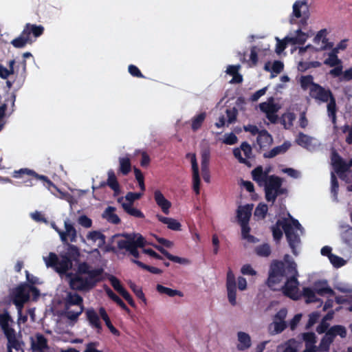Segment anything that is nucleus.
Segmentation results:
<instances>
[{"label": "nucleus", "instance_id": "nucleus-46", "mask_svg": "<svg viewBox=\"0 0 352 352\" xmlns=\"http://www.w3.org/2000/svg\"><path fill=\"white\" fill-rule=\"evenodd\" d=\"M15 100L16 96L14 94H11L10 96H8L5 99L4 102L0 105V120L4 117L6 111L9 104L12 106V108L14 107Z\"/></svg>", "mask_w": 352, "mask_h": 352}, {"label": "nucleus", "instance_id": "nucleus-59", "mask_svg": "<svg viewBox=\"0 0 352 352\" xmlns=\"http://www.w3.org/2000/svg\"><path fill=\"white\" fill-rule=\"evenodd\" d=\"M329 57L324 60V64L330 67H336L342 64V61L338 58V55L334 53H329Z\"/></svg>", "mask_w": 352, "mask_h": 352}, {"label": "nucleus", "instance_id": "nucleus-5", "mask_svg": "<svg viewBox=\"0 0 352 352\" xmlns=\"http://www.w3.org/2000/svg\"><path fill=\"white\" fill-rule=\"evenodd\" d=\"M288 257L289 255L287 254L284 258L285 263L281 261H274L271 263L267 281L270 287H274L276 284L280 283L289 276L287 271V262L289 261L287 260V258Z\"/></svg>", "mask_w": 352, "mask_h": 352}, {"label": "nucleus", "instance_id": "nucleus-11", "mask_svg": "<svg viewBox=\"0 0 352 352\" xmlns=\"http://www.w3.org/2000/svg\"><path fill=\"white\" fill-rule=\"evenodd\" d=\"M309 96L320 102H327L333 96L329 89H325L319 84L314 85V88L309 89Z\"/></svg>", "mask_w": 352, "mask_h": 352}, {"label": "nucleus", "instance_id": "nucleus-57", "mask_svg": "<svg viewBox=\"0 0 352 352\" xmlns=\"http://www.w3.org/2000/svg\"><path fill=\"white\" fill-rule=\"evenodd\" d=\"M255 252L260 256H269L271 254L270 246L267 243L258 245L255 248Z\"/></svg>", "mask_w": 352, "mask_h": 352}, {"label": "nucleus", "instance_id": "nucleus-39", "mask_svg": "<svg viewBox=\"0 0 352 352\" xmlns=\"http://www.w3.org/2000/svg\"><path fill=\"white\" fill-rule=\"evenodd\" d=\"M327 104V113L328 116L331 119L332 123L333 124H336V98L333 96H332L328 101Z\"/></svg>", "mask_w": 352, "mask_h": 352}, {"label": "nucleus", "instance_id": "nucleus-53", "mask_svg": "<svg viewBox=\"0 0 352 352\" xmlns=\"http://www.w3.org/2000/svg\"><path fill=\"white\" fill-rule=\"evenodd\" d=\"M341 238L343 243L350 249H352V227H348L346 230L341 234Z\"/></svg>", "mask_w": 352, "mask_h": 352}, {"label": "nucleus", "instance_id": "nucleus-32", "mask_svg": "<svg viewBox=\"0 0 352 352\" xmlns=\"http://www.w3.org/2000/svg\"><path fill=\"white\" fill-rule=\"evenodd\" d=\"M99 314L101 318L104 321L105 324L111 331V333L116 336H120V331L112 324L111 320L104 307L99 309Z\"/></svg>", "mask_w": 352, "mask_h": 352}, {"label": "nucleus", "instance_id": "nucleus-45", "mask_svg": "<svg viewBox=\"0 0 352 352\" xmlns=\"http://www.w3.org/2000/svg\"><path fill=\"white\" fill-rule=\"evenodd\" d=\"M327 30L325 29L320 30L317 34L315 36L314 38V42L316 44L319 43L320 41L323 45L327 46V48H331L333 47V43H328V39L326 38Z\"/></svg>", "mask_w": 352, "mask_h": 352}, {"label": "nucleus", "instance_id": "nucleus-26", "mask_svg": "<svg viewBox=\"0 0 352 352\" xmlns=\"http://www.w3.org/2000/svg\"><path fill=\"white\" fill-rule=\"evenodd\" d=\"M107 175L108 179L106 184H107V186L113 190L114 196H117L120 192V188L115 173L112 169H111L108 171Z\"/></svg>", "mask_w": 352, "mask_h": 352}, {"label": "nucleus", "instance_id": "nucleus-51", "mask_svg": "<svg viewBox=\"0 0 352 352\" xmlns=\"http://www.w3.org/2000/svg\"><path fill=\"white\" fill-rule=\"evenodd\" d=\"M260 110L265 114L267 113H272L273 110L276 109V104L274 103L273 98H270L268 102H264L259 104Z\"/></svg>", "mask_w": 352, "mask_h": 352}, {"label": "nucleus", "instance_id": "nucleus-62", "mask_svg": "<svg viewBox=\"0 0 352 352\" xmlns=\"http://www.w3.org/2000/svg\"><path fill=\"white\" fill-rule=\"evenodd\" d=\"M233 155L239 160L240 163L243 164L248 167L252 166V164L250 163V162L248 161L246 158L242 157L241 147L234 148Z\"/></svg>", "mask_w": 352, "mask_h": 352}, {"label": "nucleus", "instance_id": "nucleus-9", "mask_svg": "<svg viewBox=\"0 0 352 352\" xmlns=\"http://www.w3.org/2000/svg\"><path fill=\"white\" fill-rule=\"evenodd\" d=\"M30 292L27 284L20 285L13 290L12 293V302L16 307L17 310L22 309L24 304L29 300Z\"/></svg>", "mask_w": 352, "mask_h": 352}, {"label": "nucleus", "instance_id": "nucleus-49", "mask_svg": "<svg viewBox=\"0 0 352 352\" xmlns=\"http://www.w3.org/2000/svg\"><path fill=\"white\" fill-rule=\"evenodd\" d=\"M296 142L302 147L307 148L311 145V138L309 135L300 132L296 139Z\"/></svg>", "mask_w": 352, "mask_h": 352}, {"label": "nucleus", "instance_id": "nucleus-29", "mask_svg": "<svg viewBox=\"0 0 352 352\" xmlns=\"http://www.w3.org/2000/svg\"><path fill=\"white\" fill-rule=\"evenodd\" d=\"M290 144L287 142H284L282 145L275 146L270 151L263 154L264 158H273L278 155L285 153L289 148Z\"/></svg>", "mask_w": 352, "mask_h": 352}, {"label": "nucleus", "instance_id": "nucleus-17", "mask_svg": "<svg viewBox=\"0 0 352 352\" xmlns=\"http://www.w3.org/2000/svg\"><path fill=\"white\" fill-rule=\"evenodd\" d=\"M154 199L156 204L161 208L165 214H168L171 207V202L166 199L160 190L154 192Z\"/></svg>", "mask_w": 352, "mask_h": 352}, {"label": "nucleus", "instance_id": "nucleus-52", "mask_svg": "<svg viewBox=\"0 0 352 352\" xmlns=\"http://www.w3.org/2000/svg\"><path fill=\"white\" fill-rule=\"evenodd\" d=\"M132 262L135 263L140 268L145 270L146 271H148L149 272H151L152 274H161L163 272L162 270H160L157 267H155L146 265L144 263H142L138 260H132Z\"/></svg>", "mask_w": 352, "mask_h": 352}, {"label": "nucleus", "instance_id": "nucleus-15", "mask_svg": "<svg viewBox=\"0 0 352 352\" xmlns=\"http://www.w3.org/2000/svg\"><path fill=\"white\" fill-rule=\"evenodd\" d=\"M87 320L91 328L96 329L98 334H100L102 331V324L100 317L94 309H89L85 312Z\"/></svg>", "mask_w": 352, "mask_h": 352}, {"label": "nucleus", "instance_id": "nucleus-14", "mask_svg": "<svg viewBox=\"0 0 352 352\" xmlns=\"http://www.w3.org/2000/svg\"><path fill=\"white\" fill-rule=\"evenodd\" d=\"M190 156V162L192 165V188L197 195L199 194L200 192V177L199 173V167L197 162L195 154L188 153L186 157Z\"/></svg>", "mask_w": 352, "mask_h": 352}, {"label": "nucleus", "instance_id": "nucleus-42", "mask_svg": "<svg viewBox=\"0 0 352 352\" xmlns=\"http://www.w3.org/2000/svg\"><path fill=\"white\" fill-rule=\"evenodd\" d=\"M156 289L160 294H166L167 296H168L170 297H173L175 296H179L180 297H182L184 296L183 293L179 290L173 289L164 287L160 284L157 285Z\"/></svg>", "mask_w": 352, "mask_h": 352}, {"label": "nucleus", "instance_id": "nucleus-10", "mask_svg": "<svg viewBox=\"0 0 352 352\" xmlns=\"http://www.w3.org/2000/svg\"><path fill=\"white\" fill-rule=\"evenodd\" d=\"M226 289L229 302L234 306L236 304V282L232 270L229 268L226 276Z\"/></svg>", "mask_w": 352, "mask_h": 352}, {"label": "nucleus", "instance_id": "nucleus-58", "mask_svg": "<svg viewBox=\"0 0 352 352\" xmlns=\"http://www.w3.org/2000/svg\"><path fill=\"white\" fill-rule=\"evenodd\" d=\"M302 295L307 298V302H315L318 300L316 292L310 287H304Z\"/></svg>", "mask_w": 352, "mask_h": 352}, {"label": "nucleus", "instance_id": "nucleus-3", "mask_svg": "<svg viewBox=\"0 0 352 352\" xmlns=\"http://www.w3.org/2000/svg\"><path fill=\"white\" fill-rule=\"evenodd\" d=\"M65 316L71 321H77L84 311L83 298L77 293L67 292L63 298Z\"/></svg>", "mask_w": 352, "mask_h": 352}, {"label": "nucleus", "instance_id": "nucleus-55", "mask_svg": "<svg viewBox=\"0 0 352 352\" xmlns=\"http://www.w3.org/2000/svg\"><path fill=\"white\" fill-rule=\"evenodd\" d=\"M272 327H274V329L272 331L271 333L275 335L282 333L287 328V325L286 322L273 321L270 325V329Z\"/></svg>", "mask_w": 352, "mask_h": 352}, {"label": "nucleus", "instance_id": "nucleus-56", "mask_svg": "<svg viewBox=\"0 0 352 352\" xmlns=\"http://www.w3.org/2000/svg\"><path fill=\"white\" fill-rule=\"evenodd\" d=\"M298 344L296 339L291 338L285 343L283 352H297Z\"/></svg>", "mask_w": 352, "mask_h": 352}, {"label": "nucleus", "instance_id": "nucleus-63", "mask_svg": "<svg viewBox=\"0 0 352 352\" xmlns=\"http://www.w3.org/2000/svg\"><path fill=\"white\" fill-rule=\"evenodd\" d=\"M109 280L111 283V286L113 289L117 291L119 294L123 292L125 289L122 287L120 283V281L116 276L111 275L109 278Z\"/></svg>", "mask_w": 352, "mask_h": 352}, {"label": "nucleus", "instance_id": "nucleus-48", "mask_svg": "<svg viewBox=\"0 0 352 352\" xmlns=\"http://www.w3.org/2000/svg\"><path fill=\"white\" fill-rule=\"evenodd\" d=\"M300 87L303 90H307L309 87L314 88V85L318 83L314 82V77L311 75L302 76L300 78Z\"/></svg>", "mask_w": 352, "mask_h": 352}, {"label": "nucleus", "instance_id": "nucleus-20", "mask_svg": "<svg viewBox=\"0 0 352 352\" xmlns=\"http://www.w3.org/2000/svg\"><path fill=\"white\" fill-rule=\"evenodd\" d=\"M44 27L41 25H36L26 23L23 28V34H26L28 37L32 35L34 38H38L44 32Z\"/></svg>", "mask_w": 352, "mask_h": 352}, {"label": "nucleus", "instance_id": "nucleus-7", "mask_svg": "<svg viewBox=\"0 0 352 352\" xmlns=\"http://www.w3.org/2000/svg\"><path fill=\"white\" fill-rule=\"evenodd\" d=\"M14 321L7 310L3 314H0V327L8 340V344L10 348L19 349L20 347L19 342L16 337L14 329L10 326V323Z\"/></svg>", "mask_w": 352, "mask_h": 352}, {"label": "nucleus", "instance_id": "nucleus-35", "mask_svg": "<svg viewBox=\"0 0 352 352\" xmlns=\"http://www.w3.org/2000/svg\"><path fill=\"white\" fill-rule=\"evenodd\" d=\"M122 207L124 211L131 217L139 219H143L145 217L140 210L133 207L131 204L122 203Z\"/></svg>", "mask_w": 352, "mask_h": 352}, {"label": "nucleus", "instance_id": "nucleus-13", "mask_svg": "<svg viewBox=\"0 0 352 352\" xmlns=\"http://www.w3.org/2000/svg\"><path fill=\"white\" fill-rule=\"evenodd\" d=\"M283 180L280 177L272 175H270L263 186L265 188V199L270 202L272 195L282 186Z\"/></svg>", "mask_w": 352, "mask_h": 352}, {"label": "nucleus", "instance_id": "nucleus-1", "mask_svg": "<svg viewBox=\"0 0 352 352\" xmlns=\"http://www.w3.org/2000/svg\"><path fill=\"white\" fill-rule=\"evenodd\" d=\"M104 270L93 268L87 263L78 265L77 272L70 276L69 285L72 289L88 292L103 280Z\"/></svg>", "mask_w": 352, "mask_h": 352}, {"label": "nucleus", "instance_id": "nucleus-41", "mask_svg": "<svg viewBox=\"0 0 352 352\" xmlns=\"http://www.w3.org/2000/svg\"><path fill=\"white\" fill-rule=\"evenodd\" d=\"M119 164V170L123 175H126L131 172V163L129 157H120Z\"/></svg>", "mask_w": 352, "mask_h": 352}, {"label": "nucleus", "instance_id": "nucleus-33", "mask_svg": "<svg viewBox=\"0 0 352 352\" xmlns=\"http://www.w3.org/2000/svg\"><path fill=\"white\" fill-rule=\"evenodd\" d=\"M87 239L93 242L98 241V246L102 248L106 243V236L100 231L94 230L89 232L87 235Z\"/></svg>", "mask_w": 352, "mask_h": 352}, {"label": "nucleus", "instance_id": "nucleus-30", "mask_svg": "<svg viewBox=\"0 0 352 352\" xmlns=\"http://www.w3.org/2000/svg\"><path fill=\"white\" fill-rule=\"evenodd\" d=\"M33 43L31 37H28L26 34H23V30L21 33V34L13 39L10 43L15 48H23L26 46L27 44H32Z\"/></svg>", "mask_w": 352, "mask_h": 352}, {"label": "nucleus", "instance_id": "nucleus-25", "mask_svg": "<svg viewBox=\"0 0 352 352\" xmlns=\"http://www.w3.org/2000/svg\"><path fill=\"white\" fill-rule=\"evenodd\" d=\"M118 248L119 250H125L129 252L131 255H132L135 259L140 257V254L135 245L130 243L129 241H124V239H120L117 242Z\"/></svg>", "mask_w": 352, "mask_h": 352}, {"label": "nucleus", "instance_id": "nucleus-38", "mask_svg": "<svg viewBox=\"0 0 352 352\" xmlns=\"http://www.w3.org/2000/svg\"><path fill=\"white\" fill-rule=\"evenodd\" d=\"M328 336H330L333 340L337 336H340L342 338L346 336V330L344 326L334 325L332 326L327 331Z\"/></svg>", "mask_w": 352, "mask_h": 352}, {"label": "nucleus", "instance_id": "nucleus-44", "mask_svg": "<svg viewBox=\"0 0 352 352\" xmlns=\"http://www.w3.org/2000/svg\"><path fill=\"white\" fill-rule=\"evenodd\" d=\"M270 63L267 62L265 64L264 69L267 72H272L276 74H280L284 68L283 63L280 60H275L270 67Z\"/></svg>", "mask_w": 352, "mask_h": 352}, {"label": "nucleus", "instance_id": "nucleus-8", "mask_svg": "<svg viewBox=\"0 0 352 352\" xmlns=\"http://www.w3.org/2000/svg\"><path fill=\"white\" fill-rule=\"evenodd\" d=\"M278 225H282V228L285 232L287 241L292 249V252L295 256H297L298 252L296 247L300 243V236L296 233L295 230H294V228L287 219L284 218L283 219H278Z\"/></svg>", "mask_w": 352, "mask_h": 352}, {"label": "nucleus", "instance_id": "nucleus-12", "mask_svg": "<svg viewBox=\"0 0 352 352\" xmlns=\"http://www.w3.org/2000/svg\"><path fill=\"white\" fill-rule=\"evenodd\" d=\"M65 230L60 232V238L63 243L68 244L69 241L72 243L76 242L77 231L73 223L67 219L64 221Z\"/></svg>", "mask_w": 352, "mask_h": 352}, {"label": "nucleus", "instance_id": "nucleus-34", "mask_svg": "<svg viewBox=\"0 0 352 352\" xmlns=\"http://www.w3.org/2000/svg\"><path fill=\"white\" fill-rule=\"evenodd\" d=\"M105 292L108 297L111 299L113 302H115L119 307H120L123 310L126 311L127 313L130 312V309L124 302V301L116 294H115L109 287H107L105 289Z\"/></svg>", "mask_w": 352, "mask_h": 352}, {"label": "nucleus", "instance_id": "nucleus-18", "mask_svg": "<svg viewBox=\"0 0 352 352\" xmlns=\"http://www.w3.org/2000/svg\"><path fill=\"white\" fill-rule=\"evenodd\" d=\"M309 6L307 0L296 1L293 5V15L297 18H300L302 15L305 16V19L308 18Z\"/></svg>", "mask_w": 352, "mask_h": 352}, {"label": "nucleus", "instance_id": "nucleus-28", "mask_svg": "<svg viewBox=\"0 0 352 352\" xmlns=\"http://www.w3.org/2000/svg\"><path fill=\"white\" fill-rule=\"evenodd\" d=\"M116 208L113 206H108L103 212L102 217L105 219L108 222L118 225L120 223V219L115 213Z\"/></svg>", "mask_w": 352, "mask_h": 352}, {"label": "nucleus", "instance_id": "nucleus-27", "mask_svg": "<svg viewBox=\"0 0 352 352\" xmlns=\"http://www.w3.org/2000/svg\"><path fill=\"white\" fill-rule=\"evenodd\" d=\"M155 248L161 252L164 256H166L168 260L183 265H187L190 263V261L188 258L179 257L177 256H174L169 253L166 249L160 245H155Z\"/></svg>", "mask_w": 352, "mask_h": 352}, {"label": "nucleus", "instance_id": "nucleus-23", "mask_svg": "<svg viewBox=\"0 0 352 352\" xmlns=\"http://www.w3.org/2000/svg\"><path fill=\"white\" fill-rule=\"evenodd\" d=\"M239 344L237 349L239 351H245L248 349L252 344L251 338L247 333L239 331L237 333Z\"/></svg>", "mask_w": 352, "mask_h": 352}, {"label": "nucleus", "instance_id": "nucleus-22", "mask_svg": "<svg viewBox=\"0 0 352 352\" xmlns=\"http://www.w3.org/2000/svg\"><path fill=\"white\" fill-rule=\"evenodd\" d=\"M257 144L261 149L270 146L273 142L272 136L265 130H261L256 138Z\"/></svg>", "mask_w": 352, "mask_h": 352}, {"label": "nucleus", "instance_id": "nucleus-36", "mask_svg": "<svg viewBox=\"0 0 352 352\" xmlns=\"http://www.w3.org/2000/svg\"><path fill=\"white\" fill-rule=\"evenodd\" d=\"M296 33V36H286V40H287L289 43L292 45H303L307 41V35L302 32L300 29L297 30Z\"/></svg>", "mask_w": 352, "mask_h": 352}, {"label": "nucleus", "instance_id": "nucleus-37", "mask_svg": "<svg viewBox=\"0 0 352 352\" xmlns=\"http://www.w3.org/2000/svg\"><path fill=\"white\" fill-rule=\"evenodd\" d=\"M333 339L328 336L326 332L325 335L322 338L318 346H316V349L318 352H329L330 345L333 342Z\"/></svg>", "mask_w": 352, "mask_h": 352}, {"label": "nucleus", "instance_id": "nucleus-61", "mask_svg": "<svg viewBox=\"0 0 352 352\" xmlns=\"http://www.w3.org/2000/svg\"><path fill=\"white\" fill-rule=\"evenodd\" d=\"M130 288L135 294L137 298L142 300L144 302V304H146V298H145L144 294L143 293L141 287L137 286L135 283H131L130 284Z\"/></svg>", "mask_w": 352, "mask_h": 352}, {"label": "nucleus", "instance_id": "nucleus-24", "mask_svg": "<svg viewBox=\"0 0 352 352\" xmlns=\"http://www.w3.org/2000/svg\"><path fill=\"white\" fill-rule=\"evenodd\" d=\"M331 164H336L338 168L349 170L352 166V158L349 162H346L341 156L336 152L333 151L331 155Z\"/></svg>", "mask_w": 352, "mask_h": 352}, {"label": "nucleus", "instance_id": "nucleus-47", "mask_svg": "<svg viewBox=\"0 0 352 352\" xmlns=\"http://www.w3.org/2000/svg\"><path fill=\"white\" fill-rule=\"evenodd\" d=\"M321 63L319 61H300L298 64V70L301 72H305L310 68H316L321 66Z\"/></svg>", "mask_w": 352, "mask_h": 352}, {"label": "nucleus", "instance_id": "nucleus-2", "mask_svg": "<svg viewBox=\"0 0 352 352\" xmlns=\"http://www.w3.org/2000/svg\"><path fill=\"white\" fill-rule=\"evenodd\" d=\"M67 245V251L60 254V258L54 252H50L48 256L43 258L47 267H51L61 274L72 269L73 261L80 256V251L76 245L69 243Z\"/></svg>", "mask_w": 352, "mask_h": 352}, {"label": "nucleus", "instance_id": "nucleus-16", "mask_svg": "<svg viewBox=\"0 0 352 352\" xmlns=\"http://www.w3.org/2000/svg\"><path fill=\"white\" fill-rule=\"evenodd\" d=\"M270 170H263L262 166H258L252 170V179L257 183L259 186H263L270 177Z\"/></svg>", "mask_w": 352, "mask_h": 352}, {"label": "nucleus", "instance_id": "nucleus-43", "mask_svg": "<svg viewBox=\"0 0 352 352\" xmlns=\"http://www.w3.org/2000/svg\"><path fill=\"white\" fill-rule=\"evenodd\" d=\"M206 118V113L201 112L198 115H196L192 118L191 129L193 131H197L201 128L203 122Z\"/></svg>", "mask_w": 352, "mask_h": 352}, {"label": "nucleus", "instance_id": "nucleus-40", "mask_svg": "<svg viewBox=\"0 0 352 352\" xmlns=\"http://www.w3.org/2000/svg\"><path fill=\"white\" fill-rule=\"evenodd\" d=\"M126 239H124V241H129L136 248H144L146 245V239L140 234H137L136 239L134 236H131L130 234L124 235Z\"/></svg>", "mask_w": 352, "mask_h": 352}, {"label": "nucleus", "instance_id": "nucleus-21", "mask_svg": "<svg viewBox=\"0 0 352 352\" xmlns=\"http://www.w3.org/2000/svg\"><path fill=\"white\" fill-rule=\"evenodd\" d=\"M36 341L32 339L31 346L34 351L41 352L44 349L49 348L47 340L43 334L37 333L36 334Z\"/></svg>", "mask_w": 352, "mask_h": 352}, {"label": "nucleus", "instance_id": "nucleus-60", "mask_svg": "<svg viewBox=\"0 0 352 352\" xmlns=\"http://www.w3.org/2000/svg\"><path fill=\"white\" fill-rule=\"evenodd\" d=\"M268 210L267 205L265 204L260 203L254 210V215L256 217L264 219L266 217Z\"/></svg>", "mask_w": 352, "mask_h": 352}, {"label": "nucleus", "instance_id": "nucleus-31", "mask_svg": "<svg viewBox=\"0 0 352 352\" xmlns=\"http://www.w3.org/2000/svg\"><path fill=\"white\" fill-rule=\"evenodd\" d=\"M316 292L320 296H324L329 294L330 296H334L335 292L328 286L326 280L320 281L315 283Z\"/></svg>", "mask_w": 352, "mask_h": 352}, {"label": "nucleus", "instance_id": "nucleus-19", "mask_svg": "<svg viewBox=\"0 0 352 352\" xmlns=\"http://www.w3.org/2000/svg\"><path fill=\"white\" fill-rule=\"evenodd\" d=\"M253 208L252 204H247L243 206L239 207L237 210V219L239 223L248 224Z\"/></svg>", "mask_w": 352, "mask_h": 352}, {"label": "nucleus", "instance_id": "nucleus-50", "mask_svg": "<svg viewBox=\"0 0 352 352\" xmlns=\"http://www.w3.org/2000/svg\"><path fill=\"white\" fill-rule=\"evenodd\" d=\"M25 274L27 281L30 284V285H28V288H29L30 291L34 292V294H38V289L34 286V285L38 283V278L30 274L28 271H25Z\"/></svg>", "mask_w": 352, "mask_h": 352}, {"label": "nucleus", "instance_id": "nucleus-6", "mask_svg": "<svg viewBox=\"0 0 352 352\" xmlns=\"http://www.w3.org/2000/svg\"><path fill=\"white\" fill-rule=\"evenodd\" d=\"M297 265L294 261L287 262V271L289 276L287 278L284 285L282 287L283 294L290 298L296 299V294L298 291V273L296 268Z\"/></svg>", "mask_w": 352, "mask_h": 352}, {"label": "nucleus", "instance_id": "nucleus-54", "mask_svg": "<svg viewBox=\"0 0 352 352\" xmlns=\"http://www.w3.org/2000/svg\"><path fill=\"white\" fill-rule=\"evenodd\" d=\"M302 340L305 342V346H316V336L314 332H306L301 334Z\"/></svg>", "mask_w": 352, "mask_h": 352}, {"label": "nucleus", "instance_id": "nucleus-4", "mask_svg": "<svg viewBox=\"0 0 352 352\" xmlns=\"http://www.w3.org/2000/svg\"><path fill=\"white\" fill-rule=\"evenodd\" d=\"M14 178H23L27 177V179L23 180V184L25 186L31 187L36 184L38 180L43 182V185L50 190L52 188L58 190L56 186L45 175H39L34 170L28 168H21L14 170L12 174Z\"/></svg>", "mask_w": 352, "mask_h": 352}, {"label": "nucleus", "instance_id": "nucleus-64", "mask_svg": "<svg viewBox=\"0 0 352 352\" xmlns=\"http://www.w3.org/2000/svg\"><path fill=\"white\" fill-rule=\"evenodd\" d=\"M329 261H330L331 263L335 267H337V268L343 266L346 263V261L342 257H340L333 254L330 256Z\"/></svg>", "mask_w": 352, "mask_h": 352}]
</instances>
